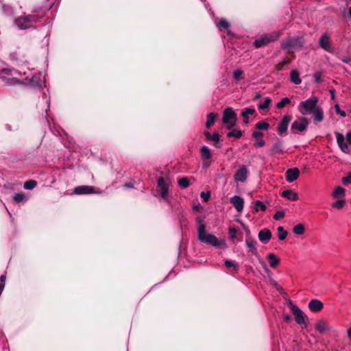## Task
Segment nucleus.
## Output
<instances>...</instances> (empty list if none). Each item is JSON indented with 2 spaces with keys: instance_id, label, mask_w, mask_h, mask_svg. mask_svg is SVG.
Returning <instances> with one entry per match:
<instances>
[{
  "instance_id": "45",
  "label": "nucleus",
  "mask_w": 351,
  "mask_h": 351,
  "mask_svg": "<svg viewBox=\"0 0 351 351\" xmlns=\"http://www.w3.org/2000/svg\"><path fill=\"white\" fill-rule=\"evenodd\" d=\"M217 26L219 29H227L229 27V23L225 19H221L217 23Z\"/></svg>"
},
{
  "instance_id": "44",
  "label": "nucleus",
  "mask_w": 351,
  "mask_h": 351,
  "mask_svg": "<svg viewBox=\"0 0 351 351\" xmlns=\"http://www.w3.org/2000/svg\"><path fill=\"white\" fill-rule=\"evenodd\" d=\"M345 204V200L344 199H338L337 201L333 202L332 204V207L335 208L337 209H341Z\"/></svg>"
},
{
  "instance_id": "24",
  "label": "nucleus",
  "mask_w": 351,
  "mask_h": 351,
  "mask_svg": "<svg viewBox=\"0 0 351 351\" xmlns=\"http://www.w3.org/2000/svg\"><path fill=\"white\" fill-rule=\"evenodd\" d=\"M323 303L317 299L311 300L308 303V308L313 312H319L323 308Z\"/></svg>"
},
{
  "instance_id": "28",
  "label": "nucleus",
  "mask_w": 351,
  "mask_h": 351,
  "mask_svg": "<svg viewBox=\"0 0 351 351\" xmlns=\"http://www.w3.org/2000/svg\"><path fill=\"white\" fill-rule=\"evenodd\" d=\"M282 195L289 200L296 201L298 199V194L291 190H285L282 191Z\"/></svg>"
},
{
  "instance_id": "37",
  "label": "nucleus",
  "mask_w": 351,
  "mask_h": 351,
  "mask_svg": "<svg viewBox=\"0 0 351 351\" xmlns=\"http://www.w3.org/2000/svg\"><path fill=\"white\" fill-rule=\"evenodd\" d=\"M243 132L240 130L234 129L232 130L231 132H228L227 134V136L228 138L234 137L237 138H239L242 136Z\"/></svg>"
},
{
  "instance_id": "42",
  "label": "nucleus",
  "mask_w": 351,
  "mask_h": 351,
  "mask_svg": "<svg viewBox=\"0 0 351 351\" xmlns=\"http://www.w3.org/2000/svg\"><path fill=\"white\" fill-rule=\"evenodd\" d=\"M178 184L181 188L186 189L189 186V180L186 177H183L178 180Z\"/></svg>"
},
{
  "instance_id": "7",
  "label": "nucleus",
  "mask_w": 351,
  "mask_h": 351,
  "mask_svg": "<svg viewBox=\"0 0 351 351\" xmlns=\"http://www.w3.org/2000/svg\"><path fill=\"white\" fill-rule=\"evenodd\" d=\"M287 152L285 146L283 141L278 139L275 141L271 148L269 150V154L271 156H276L278 155H282Z\"/></svg>"
},
{
  "instance_id": "21",
  "label": "nucleus",
  "mask_w": 351,
  "mask_h": 351,
  "mask_svg": "<svg viewBox=\"0 0 351 351\" xmlns=\"http://www.w3.org/2000/svg\"><path fill=\"white\" fill-rule=\"evenodd\" d=\"M258 239L263 243H267L271 238V232L267 228L261 230L258 234Z\"/></svg>"
},
{
  "instance_id": "10",
  "label": "nucleus",
  "mask_w": 351,
  "mask_h": 351,
  "mask_svg": "<svg viewBox=\"0 0 351 351\" xmlns=\"http://www.w3.org/2000/svg\"><path fill=\"white\" fill-rule=\"evenodd\" d=\"M319 45L322 49L327 52H334V48L331 45L330 36L327 33H324L321 35L319 40Z\"/></svg>"
},
{
  "instance_id": "22",
  "label": "nucleus",
  "mask_w": 351,
  "mask_h": 351,
  "mask_svg": "<svg viewBox=\"0 0 351 351\" xmlns=\"http://www.w3.org/2000/svg\"><path fill=\"white\" fill-rule=\"evenodd\" d=\"M73 193L77 195L91 194L94 193V187L86 185L76 186Z\"/></svg>"
},
{
  "instance_id": "51",
  "label": "nucleus",
  "mask_w": 351,
  "mask_h": 351,
  "mask_svg": "<svg viewBox=\"0 0 351 351\" xmlns=\"http://www.w3.org/2000/svg\"><path fill=\"white\" fill-rule=\"evenodd\" d=\"M341 182L343 185L351 183V173H348L346 177L343 178Z\"/></svg>"
},
{
  "instance_id": "46",
  "label": "nucleus",
  "mask_w": 351,
  "mask_h": 351,
  "mask_svg": "<svg viewBox=\"0 0 351 351\" xmlns=\"http://www.w3.org/2000/svg\"><path fill=\"white\" fill-rule=\"evenodd\" d=\"M25 196L22 193H16L14 196V200L18 203L23 202V201H25Z\"/></svg>"
},
{
  "instance_id": "4",
  "label": "nucleus",
  "mask_w": 351,
  "mask_h": 351,
  "mask_svg": "<svg viewBox=\"0 0 351 351\" xmlns=\"http://www.w3.org/2000/svg\"><path fill=\"white\" fill-rule=\"evenodd\" d=\"M41 19V16L35 14H27L16 17L14 21V24L18 29L25 30L31 28H35L33 23H36Z\"/></svg>"
},
{
  "instance_id": "29",
  "label": "nucleus",
  "mask_w": 351,
  "mask_h": 351,
  "mask_svg": "<svg viewBox=\"0 0 351 351\" xmlns=\"http://www.w3.org/2000/svg\"><path fill=\"white\" fill-rule=\"evenodd\" d=\"M290 80L295 84L299 85L302 83L299 72L297 70H292L290 72Z\"/></svg>"
},
{
  "instance_id": "48",
  "label": "nucleus",
  "mask_w": 351,
  "mask_h": 351,
  "mask_svg": "<svg viewBox=\"0 0 351 351\" xmlns=\"http://www.w3.org/2000/svg\"><path fill=\"white\" fill-rule=\"evenodd\" d=\"M243 73V72L241 69H237V70L234 71V72L232 73L234 80H240L241 78Z\"/></svg>"
},
{
  "instance_id": "12",
  "label": "nucleus",
  "mask_w": 351,
  "mask_h": 351,
  "mask_svg": "<svg viewBox=\"0 0 351 351\" xmlns=\"http://www.w3.org/2000/svg\"><path fill=\"white\" fill-rule=\"evenodd\" d=\"M157 185L160 189V197L165 201L169 202L167 195L169 193L168 184L165 182L163 177H159L157 180Z\"/></svg>"
},
{
  "instance_id": "17",
  "label": "nucleus",
  "mask_w": 351,
  "mask_h": 351,
  "mask_svg": "<svg viewBox=\"0 0 351 351\" xmlns=\"http://www.w3.org/2000/svg\"><path fill=\"white\" fill-rule=\"evenodd\" d=\"M300 176V170L296 168L288 169L285 173L286 180L288 182H293L296 180Z\"/></svg>"
},
{
  "instance_id": "26",
  "label": "nucleus",
  "mask_w": 351,
  "mask_h": 351,
  "mask_svg": "<svg viewBox=\"0 0 351 351\" xmlns=\"http://www.w3.org/2000/svg\"><path fill=\"white\" fill-rule=\"evenodd\" d=\"M315 329L321 333L329 331L330 330L328 324L324 320H319L315 324Z\"/></svg>"
},
{
  "instance_id": "6",
  "label": "nucleus",
  "mask_w": 351,
  "mask_h": 351,
  "mask_svg": "<svg viewBox=\"0 0 351 351\" xmlns=\"http://www.w3.org/2000/svg\"><path fill=\"white\" fill-rule=\"evenodd\" d=\"M223 123L227 124V129L230 130L237 123V114L230 107L225 108L223 112L222 117Z\"/></svg>"
},
{
  "instance_id": "47",
  "label": "nucleus",
  "mask_w": 351,
  "mask_h": 351,
  "mask_svg": "<svg viewBox=\"0 0 351 351\" xmlns=\"http://www.w3.org/2000/svg\"><path fill=\"white\" fill-rule=\"evenodd\" d=\"M3 11L6 15H12L14 14L13 8L9 5H3Z\"/></svg>"
},
{
  "instance_id": "9",
  "label": "nucleus",
  "mask_w": 351,
  "mask_h": 351,
  "mask_svg": "<svg viewBox=\"0 0 351 351\" xmlns=\"http://www.w3.org/2000/svg\"><path fill=\"white\" fill-rule=\"evenodd\" d=\"M292 313L295 316V320L298 324L306 326V316L303 314L302 310L296 305L291 304L290 306Z\"/></svg>"
},
{
  "instance_id": "59",
  "label": "nucleus",
  "mask_w": 351,
  "mask_h": 351,
  "mask_svg": "<svg viewBox=\"0 0 351 351\" xmlns=\"http://www.w3.org/2000/svg\"><path fill=\"white\" fill-rule=\"evenodd\" d=\"M314 78L316 82H319L321 81L320 75L318 73L314 75Z\"/></svg>"
},
{
  "instance_id": "52",
  "label": "nucleus",
  "mask_w": 351,
  "mask_h": 351,
  "mask_svg": "<svg viewBox=\"0 0 351 351\" xmlns=\"http://www.w3.org/2000/svg\"><path fill=\"white\" fill-rule=\"evenodd\" d=\"M285 212H284V211H282V210H278V211H277V212L274 214V219L275 220H279V219H280L283 218V217H285Z\"/></svg>"
},
{
  "instance_id": "36",
  "label": "nucleus",
  "mask_w": 351,
  "mask_h": 351,
  "mask_svg": "<svg viewBox=\"0 0 351 351\" xmlns=\"http://www.w3.org/2000/svg\"><path fill=\"white\" fill-rule=\"evenodd\" d=\"M345 194V189L341 186L335 187L332 195L333 198H337L339 196H343Z\"/></svg>"
},
{
  "instance_id": "40",
  "label": "nucleus",
  "mask_w": 351,
  "mask_h": 351,
  "mask_svg": "<svg viewBox=\"0 0 351 351\" xmlns=\"http://www.w3.org/2000/svg\"><path fill=\"white\" fill-rule=\"evenodd\" d=\"M37 185V182L35 180H29L24 183L23 187L27 190H32Z\"/></svg>"
},
{
  "instance_id": "54",
  "label": "nucleus",
  "mask_w": 351,
  "mask_h": 351,
  "mask_svg": "<svg viewBox=\"0 0 351 351\" xmlns=\"http://www.w3.org/2000/svg\"><path fill=\"white\" fill-rule=\"evenodd\" d=\"M289 63V60H284L282 62H279L278 64L277 65V66L279 70H281L285 65L288 64Z\"/></svg>"
},
{
  "instance_id": "35",
  "label": "nucleus",
  "mask_w": 351,
  "mask_h": 351,
  "mask_svg": "<svg viewBox=\"0 0 351 351\" xmlns=\"http://www.w3.org/2000/svg\"><path fill=\"white\" fill-rule=\"evenodd\" d=\"M255 128L258 130H267L269 128V124L264 121H261L255 125Z\"/></svg>"
},
{
  "instance_id": "19",
  "label": "nucleus",
  "mask_w": 351,
  "mask_h": 351,
  "mask_svg": "<svg viewBox=\"0 0 351 351\" xmlns=\"http://www.w3.org/2000/svg\"><path fill=\"white\" fill-rule=\"evenodd\" d=\"M245 245L249 249V252H251L252 255H254L256 256H258V252L256 247L257 242L256 240L251 237H246Z\"/></svg>"
},
{
  "instance_id": "16",
  "label": "nucleus",
  "mask_w": 351,
  "mask_h": 351,
  "mask_svg": "<svg viewBox=\"0 0 351 351\" xmlns=\"http://www.w3.org/2000/svg\"><path fill=\"white\" fill-rule=\"evenodd\" d=\"M337 143L340 149L346 154H349L350 150L348 145L345 142V137L339 132H335Z\"/></svg>"
},
{
  "instance_id": "11",
  "label": "nucleus",
  "mask_w": 351,
  "mask_h": 351,
  "mask_svg": "<svg viewBox=\"0 0 351 351\" xmlns=\"http://www.w3.org/2000/svg\"><path fill=\"white\" fill-rule=\"evenodd\" d=\"M29 84L33 88H43L45 86V77L40 73L34 75L32 77Z\"/></svg>"
},
{
  "instance_id": "57",
  "label": "nucleus",
  "mask_w": 351,
  "mask_h": 351,
  "mask_svg": "<svg viewBox=\"0 0 351 351\" xmlns=\"http://www.w3.org/2000/svg\"><path fill=\"white\" fill-rule=\"evenodd\" d=\"M0 281H1V285H3V287H5V275H1L0 276Z\"/></svg>"
},
{
  "instance_id": "15",
  "label": "nucleus",
  "mask_w": 351,
  "mask_h": 351,
  "mask_svg": "<svg viewBox=\"0 0 351 351\" xmlns=\"http://www.w3.org/2000/svg\"><path fill=\"white\" fill-rule=\"evenodd\" d=\"M12 70L9 69H3L0 71V79H1L3 82H5L7 84L9 85H14L16 84H20V80L16 79L15 77L7 78L4 76V75H12Z\"/></svg>"
},
{
  "instance_id": "62",
  "label": "nucleus",
  "mask_w": 351,
  "mask_h": 351,
  "mask_svg": "<svg viewBox=\"0 0 351 351\" xmlns=\"http://www.w3.org/2000/svg\"><path fill=\"white\" fill-rule=\"evenodd\" d=\"M330 93L331 95V97L332 99H335V90L334 89H330Z\"/></svg>"
},
{
  "instance_id": "49",
  "label": "nucleus",
  "mask_w": 351,
  "mask_h": 351,
  "mask_svg": "<svg viewBox=\"0 0 351 351\" xmlns=\"http://www.w3.org/2000/svg\"><path fill=\"white\" fill-rule=\"evenodd\" d=\"M335 110L337 114L340 115L341 117H346V112L344 110H342L340 109L339 104L335 105Z\"/></svg>"
},
{
  "instance_id": "64",
  "label": "nucleus",
  "mask_w": 351,
  "mask_h": 351,
  "mask_svg": "<svg viewBox=\"0 0 351 351\" xmlns=\"http://www.w3.org/2000/svg\"><path fill=\"white\" fill-rule=\"evenodd\" d=\"M348 335L349 338L351 339V327L348 330Z\"/></svg>"
},
{
  "instance_id": "61",
  "label": "nucleus",
  "mask_w": 351,
  "mask_h": 351,
  "mask_svg": "<svg viewBox=\"0 0 351 351\" xmlns=\"http://www.w3.org/2000/svg\"><path fill=\"white\" fill-rule=\"evenodd\" d=\"M46 104H47L46 113H47V111L49 110V108H50V106H49L50 99H47Z\"/></svg>"
},
{
  "instance_id": "31",
  "label": "nucleus",
  "mask_w": 351,
  "mask_h": 351,
  "mask_svg": "<svg viewBox=\"0 0 351 351\" xmlns=\"http://www.w3.org/2000/svg\"><path fill=\"white\" fill-rule=\"evenodd\" d=\"M266 205L260 200H256L254 202V210L256 213L258 211H265L266 210Z\"/></svg>"
},
{
  "instance_id": "8",
  "label": "nucleus",
  "mask_w": 351,
  "mask_h": 351,
  "mask_svg": "<svg viewBox=\"0 0 351 351\" xmlns=\"http://www.w3.org/2000/svg\"><path fill=\"white\" fill-rule=\"evenodd\" d=\"M308 124V121L305 117H301L292 123L291 130L295 134L299 132H304L307 129Z\"/></svg>"
},
{
  "instance_id": "55",
  "label": "nucleus",
  "mask_w": 351,
  "mask_h": 351,
  "mask_svg": "<svg viewBox=\"0 0 351 351\" xmlns=\"http://www.w3.org/2000/svg\"><path fill=\"white\" fill-rule=\"evenodd\" d=\"M210 164L211 162L210 160H203L202 167L204 169H207L210 167Z\"/></svg>"
},
{
  "instance_id": "30",
  "label": "nucleus",
  "mask_w": 351,
  "mask_h": 351,
  "mask_svg": "<svg viewBox=\"0 0 351 351\" xmlns=\"http://www.w3.org/2000/svg\"><path fill=\"white\" fill-rule=\"evenodd\" d=\"M267 258L269 262V265L272 268H275L280 263V258H278L274 253L268 254Z\"/></svg>"
},
{
  "instance_id": "53",
  "label": "nucleus",
  "mask_w": 351,
  "mask_h": 351,
  "mask_svg": "<svg viewBox=\"0 0 351 351\" xmlns=\"http://www.w3.org/2000/svg\"><path fill=\"white\" fill-rule=\"evenodd\" d=\"M200 196L204 202H207L210 197V193L209 191H206V192L203 191L200 193Z\"/></svg>"
},
{
  "instance_id": "58",
  "label": "nucleus",
  "mask_w": 351,
  "mask_h": 351,
  "mask_svg": "<svg viewBox=\"0 0 351 351\" xmlns=\"http://www.w3.org/2000/svg\"><path fill=\"white\" fill-rule=\"evenodd\" d=\"M346 141L348 143L351 144V132L346 134Z\"/></svg>"
},
{
  "instance_id": "34",
  "label": "nucleus",
  "mask_w": 351,
  "mask_h": 351,
  "mask_svg": "<svg viewBox=\"0 0 351 351\" xmlns=\"http://www.w3.org/2000/svg\"><path fill=\"white\" fill-rule=\"evenodd\" d=\"M278 231V237L279 240L282 241L285 240L287 237V232L284 229L282 226H279L277 228Z\"/></svg>"
},
{
  "instance_id": "63",
  "label": "nucleus",
  "mask_w": 351,
  "mask_h": 351,
  "mask_svg": "<svg viewBox=\"0 0 351 351\" xmlns=\"http://www.w3.org/2000/svg\"><path fill=\"white\" fill-rule=\"evenodd\" d=\"M124 186L127 187V188H133V184L130 182V183L125 184L124 185Z\"/></svg>"
},
{
  "instance_id": "1",
  "label": "nucleus",
  "mask_w": 351,
  "mask_h": 351,
  "mask_svg": "<svg viewBox=\"0 0 351 351\" xmlns=\"http://www.w3.org/2000/svg\"><path fill=\"white\" fill-rule=\"evenodd\" d=\"M319 99L316 96L302 101L298 106L299 112L303 116L311 115L315 123H319L324 119V111L318 105Z\"/></svg>"
},
{
  "instance_id": "33",
  "label": "nucleus",
  "mask_w": 351,
  "mask_h": 351,
  "mask_svg": "<svg viewBox=\"0 0 351 351\" xmlns=\"http://www.w3.org/2000/svg\"><path fill=\"white\" fill-rule=\"evenodd\" d=\"M305 230L304 226L302 223L295 225L293 228V232L295 234H303Z\"/></svg>"
},
{
  "instance_id": "32",
  "label": "nucleus",
  "mask_w": 351,
  "mask_h": 351,
  "mask_svg": "<svg viewBox=\"0 0 351 351\" xmlns=\"http://www.w3.org/2000/svg\"><path fill=\"white\" fill-rule=\"evenodd\" d=\"M216 114L214 112H210L207 115V121L206 123V127L210 128L215 122Z\"/></svg>"
},
{
  "instance_id": "60",
  "label": "nucleus",
  "mask_w": 351,
  "mask_h": 351,
  "mask_svg": "<svg viewBox=\"0 0 351 351\" xmlns=\"http://www.w3.org/2000/svg\"><path fill=\"white\" fill-rule=\"evenodd\" d=\"M284 319L287 322H289L291 320V316L290 315H285Z\"/></svg>"
},
{
  "instance_id": "14",
  "label": "nucleus",
  "mask_w": 351,
  "mask_h": 351,
  "mask_svg": "<svg viewBox=\"0 0 351 351\" xmlns=\"http://www.w3.org/2000/svg\"><path fill=\"white\" fill-rule=\"evenodd\" d=\"M291 120V117L290 115H284L282 117L277 127V132L280 135L287 132Z\"/></svg>"
},
{
  "instance_id": "50",
  "label": "nucleus",
  "mask_w": 351,
  "mask_h": 351,
  "mask_svg": "<svg viewBox=\"0 0 351 351\" xmlns=\"http://www.w3.org/2000/svg\"><path fill=\"white\" fill-rule=\"evenodd\" d=\"M237 230L235 228H230L228 230V234L230 235V238L233 240L235 239L237 236Z\"/></svg>"
},
{
  "instance_id": "43",
  "label": "nucleus",
  "mask_w": 351,
  "mask_h": 351,
  "mask_svg": "<svg viewBox=\"0 0 351 351\" xmlns=\"http://www.w3.org/2000/svg\"><path fill=\"white\" fill-rule=\"evenodd\" d=\"M224 265L227 268L232 267L235 271L239 269V265L233 261L226 260L224 262Z\"/></svg>"
},
{
  "instance_id": "38",
  "label": "nucleus",
  "mask_w": 351,
  "mask_h": 351,
  "mask_svg": "<svg viewBox=\"0 0 351 351\" xmlns=\"http://www.w3.org/2000/svg\"><path fill=\"white\" fill-rule=\"evenodd\" d=\"M291 103V100L288 97L282 98L279 102L276 104V108L278 109H282L287 105Z\"/></svg>"
},
{
  "instance_id": "39",
  "label": "nucleus",
  "mask_w": 351,
  "mask_h": 351,
  "mask_svg": "<svg viewBox=\"0 0 351 351\" xmlns=\"http://www.w3.org/2000/svg\"><path fill=\"white\" fill-rule=\"evenodd\" d=\"M51 7V4L49 3L47 6L45 8L44 7H34L32 8V12L33 13H40V12H46L47 11H49Z\"/></svg>"
},
{
  "instance_id": "27",
  "label": "nucleus",
  "mask_w": 351,
  "mask_h": 351,
  "mask_svg": "<svg viewBox=\"0 0 351 351\" xmlns=\"http://www.w3.org/2000/svg\"><path fill=\"white\" fill-rule=\"evenodd\" d=\"M255 112L256 110L253 108H245L241 112V116L243 118V122L245 124H247L249 123V115H253L255 114Z\"/></svg>"
},
{
  "instance_id": "56",
  "label": "nucleus",
  "mask_w": 351,
  "mask_h": 351,
  "mask_svg": "<svg viewBox=\"0 0 351 351\" xmlns=\"http://www.w3.org/2000/svg\"><path fill=\"white\" fill-rule=\"evenodd\" d=\"M341 60L344 63H349L351 61V57L350 56H345L341 58Z\"/></svg>"
},
{
  "instance_id": "2",
  "label": "nucleus",
  "mask_w": 351,
  "mask_h": 351,
  "mask_svg": "<svg viewBox=\"0 0 351 351\" xmlns=\"http://www.w3.org/2000/svg\"><path fill=\"white\" fill-rule=\"evenodd\" d=\"M197 223H200L197 229L198 240L204 243H208L212 246L226 248L227 247L225 240L218 239L215 235L207 234L206 232V226L202 223L204 219L198 217L196 218Z\"/></svg>"
},
{
  "instance_id": "41",
  "label": "nucleus",
  "mask_w": 351,
  "mask_h": 351,
  "mask_svg": "<svg viewBox=\"0 0 351 351\" xmlns=\"http://www.w3.org/2000/svg\"><path fill=\"white\" fill-rule=\"evenodd\" d=\"M271 99L269 97H266L264 102L258 104V108L260 110H263L269 108L270 104H271Z\"/></svg>"
},
{
  "instance_id": "23",
  "label": "nucleus",
  "mask_w": 351,
  "mask_h": 351,
  "mask_svg": "<svg viewBox=\"0 0 351 351\" xmlns=\"http://www.w3.org/2000/svg\"><path fill=\"white\" fill-rule=\"evenodd\" d=\"M204 136H206V139L208 141H212L215 143V146L217 148H220L221 145L219 143V134L217 132L210 134L208 131H205L204 132Z\"/></svg>"
},
{
  "instance_id": "25",
  "label": "nucleus",
  "mask_w": 351,
  "mask_h": 351,
  "mask_svg": "<svg viewBox=\"0 0 351 351\" xmlns=\"http://www.w3.org/2000/svg\"><path fill=\"white\" fill-rule=\"evenodd\" d=\"M199 152L202 160H210L212 154L210 149L206 145H203L199 149Z\"/></svg>"
},
{
  "instance_id": "13",
  "label": "nucleus",
  "mask_w": 351,
  "mask_h": 351,
  "mask_svg": "<svg viewBox=\"0 0 351 351\" xmlns=\"http://www.w3.org/2000/svg\"><path fill=\"white\" fill-rule=\"evenodd\" d=\"M248 176V170L245 165L239 167V169L236 171L234 179L236 182H244Z\"/></svg>"
},
{
  "instance_id": "18",
  "label": "nucleus",
  "mask_w": 351,
  "mask_h": 351,
  "mask_svg": "<svg viewBox=\"0 0 351 351\" xmlns=\"http://www.w3.org/2000/svg\"><path fill=\"white\" fill-rule=\"evenodd\" d=\"M230 202L239 213L242 212L244 206V199L241 197L234 195L230 198Z\"/></svg>"
},
{
  "instance_id": "20",
  "label": "nucleus",
  "mask_w": 351,
  "mask_h": 351,
  "mask_svg": "<svg viewBox=\"0 0 351 351\" xmlns=\"http://www.w3.org/2000/svg\"><path fill=\"white\" fill-rule=\"evenodd\" d=\"M263 133L259 131L252 132V136L256 140L254 144L255 147L260 148L265 145V141L263 139Z\"/></svg>"
},
{
  "instance_id": "5",
  "label": "nucleus",
  "mask_w": 351,
  "mask_h": 351,
  "mask_svg": "<svg viewBox=\"0 0 351 351\" xmlns=\"http://www.w3.org/2000/svg\"><path fill=\"white\" fill-rule=\"evenodd\" d=\"M280 36V32L278 31L263 34L254 40L253 45L256 48H261L276 41Z\"/></svg>"
},
{
  "instance_id": "3",
  "label": "nucleus",
  "mask_w": 351,
  "mask_h": 351,
  "mask_svg": "<svg viewBox=\"0 0 351 351\" xmlns=\"http://www.w3.org/2000/svg\"><path fill=\"white\" fill-rule=\"evenodd\" d=\"M304 44L303 36H290L283 39L281 42V47L287 53H294L301 49Z\"/></svg>"
}]
</instances>
